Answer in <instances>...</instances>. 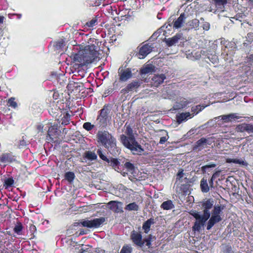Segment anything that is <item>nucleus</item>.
<instances>
[{
  "label": "nucleus",
  "instance_id": "nucleus-1",
  "mask_svg": "<svg viewBox=\"0 0 253 253\" xmlns=\"http://www.w3.org/2000/svg\"><path fill=\"white\" fill-rule=\"evenodd\" d=\"M98 50L99 46L97 45H87L83 49L74 55V61L77 62L79 67H82L86 64L99 60L101 57H99Z\"/></svg>",
  "mask_w": 253,
  "mask_h": 253
},
{
  "label": "nucleus",
  "instance_id": "nucleus-2",
  "mask_svg": "<svg viewBox=\"0 0 253 253\" xmlns=\"http://www.w3.org/2000/svg\"><path fill=\"white\" fill-rule=\"evenodd\" d=\"M125 134L120 135V141L127 148L129 149L134 155H140L144 149L136 141L134 136L133 131L129 125L126 123L125 125Z\"/></svg>",
  "mask_w": 253,
  "mask_h": 253
},
{
  "label": "nucleus",
  "instance_id": "nucleus-3",
  "mask_svg": "<svg viewBox=\"0 0 253 253\" xmlns=\"http://www.w3.org/2000/svg\"><path fill=\"white\" fill-rule=\"evenodd\" d=\"M98 143L104 146L112 155L115 156L120 154L121 149L117 146L116 138L107 130H99L96 134Z\"/></svg>",
  "mask_w": 253,
  "mask_h": 253
},
{
  "label": "nucleus",
  "instance_id": "nucleus-4",
  "mask_svg": "<svg viewBox=\"0 0 253 253\" xmlns=\"http://www.w3.org/2000/svg\"><path fill=\"white\" fill-rule=\"evenodd\" d=\"M110 110L109 104H105L98 112L96 122L99 128H104L107 126Z\"/></svg>",
  "mask_w": 253,
  "mask_h": 253
},
{
  "label": "nucleus",
  "instance_id": "nucleus-5",
  "mask_svg": "<svg viewBox=\"0 0 253 253\" xmlns=\"http://www.w3.org/2000/svg\"><path fill=\"white\" fill-rule=\"evenodd\" d=\"M190 214L192 215L196 219L195 222L192 227V230L194 232H199L205 225L206 221L209 219L210 216L204 214L200 215L199 213L195 211L190 212Z\"/></svg>",
  "mask_w": 253,
  "mask_h": 253
},
{
  "label": "nucleus",
  "instance_id": "nucleus-6",
  "mask_svg": "<svg viewBox=\"0 0 253 253\" xmlns=\"http://www.w3.org/2000/svg\"><path fill=\"white\" fill-rule=\"evenodd\" d=\"M97 154L98 155L99 158L103 161L107 163L109 166L112 167L114 169L119 168V166L120 165V162L118 159L113 157L108 158L103 153V151L101 149H98L97 150Z\"/></svg>",
  "mask_w": 253,
  "mask_h": 253
},
{
  "label": "nucleus",
  "instance_id": "nucleus-7",
  "mask_svg": "<svg viewBox=\"0 0 253 253\" xmlns=\"http://www.w3.org/2000/svg\"><path fill=\"white\" fill-rule=\"evenodd\" d=\"M105 221V218L101 217L98 218H94L90 220H83L80 222V224L83 227H86L89 228H98L100 227Z\"/></svg>",
  "mask_w": 253,
  "mask_h": 253
},
{
  "label": "nucleus",
  "instance_id": "nucleus-8",
  "mask_svg": "<svg viewBox=\"0 0 253 253\" xmlns=\"http://www.w3.org/2000/svg\"><path fill=\"white\" fill-rule=\"evenodd\" d=\"M186 18L185 14L184 13H181L180 16L178 17V18L175 21H173L171 22L169 20L168 22V24L167 25L166 24L163 25L160 30H164L165 28H168V26L171 27L172 25H173V28L175 29H179L180 28L184 22V20Z\"/></svg>",
  "mask_w": 253,
  "mask_h": 253
},
{
  "label": "nucleus",
  "instance_id": "nucleus-9",
  "mask_svg": "<svg viewBox=\"0 0 253 253\" xmlns=\"http://www.w3.org/2000/svg\"><path fill=\"white\" fill-rule=\"evenodd\" d=\"M153 48V47L149 43L141 44L137 47L138 52L136 55L139 59H144L152 51Z\"/></svg>",
  "mask_w": 253,
  "mask_h": 253
},
{
  "label": "nucleus",
  "instance_id": "nucleus-10",
  "mask_svg": "<svg viewBox=\"0 0 253 253\" xmlns=\"http://www.w3.org/2000/svg\"><path fill=\"white\" fill-rule=\"evenodd\" d=\"M186 41V38L183 37L182 33H178L171 38L166 39L165 42L168 46H171L176 43H178V42H180V44L182 43L183 44V43Z\"/></svg>",
  "mask_w": 253,
  "mask_h": 253
},
{
  "label": "nucleus",
  "instance_id": "nucleus-11",
  "mask_svg": "<svg viewBox=\"0 0 253 253\" xmlns=\"http://www.w3.org/2000/svg\"><path fill=\"white\" fill-rule=\"evenodd\" d=\"M142 84V81L135 80L132 81L127 85L121 90V93L124 94H127L131 91H137V89L141 86Z\"/></svg>",
  "mask_w": 253,
  "mask_h": 253
},
{
  "label": "nucleus",
  "instance_id": "nucleus-12",
  "mask_svg": "<svg viewBox=\"0 0 253 253\" xmlns=\"http://www.w3.org/2000/svg\"><path fill=\"white\" fill-rule=\"evenodd\" d=\"M0 162L7 164L13 163H17L18 161L17 157L13 155L12 152L3 153L0 155Z\"/></svg>",
  "mask_w": 253,
  "mask_h": 253
},
{
  "label": "nucleus",
  "instance_id": "nucleus-13",
  "mask_svg": "<svg viewBox=\"0 0 253 253\" xmlns=\"http://www.w3.org/2000/svg\"><path fill=\"white\" fill-rule=\"evenodd\" d=\"M118 75L121 82H126L132 76V70L130 68L123 69L120 68L118 70Z\"/></svg>",
  "mask_w": 253,
  "mask_h": 253
},
{
  "label": "nucleus",
  "instance_id": "nucleus-14",
  "mask_svg": "<svg viewBox=\"0 0 253 253\" xmlns=\"http://www.w3.org/2000/svg\"><path fill=\"white\" fill-rule=\"evenodd\" d=\"M130 237L134 244L140 247H143L142 236L141 232H138L133 230L130 233Z\"/></svg>",
  "mask_w": 253,
  "mask_h": 253
},
{
  "label": "nucleus",
  "instance_id": "nucleus-15",
  "mask_svg": "<svg viewBox=\"0 0 253 253\" xmlns=\"http://www.w3.org/2000/svg\"><path fill=\"white\" fill-rule=\"evenodd\" d=\"M109 208L115 213H119L123 211L122 210L123 203L117 201H111L107 204Z\"/></svg>",
  "mask_w": 253,
  "mask_h": 253
},
{
  "label": "nucleus",
  "instance_id": "nucleus-16",
  "mask_svg": "<svg viewBox=\"0 0 253 253\" xmlns=\"http://www.w3.org/2000/svg\"><path fill=\"white\" fill-rule=\"evenodd\" d=\"M166 79V76L164 74L154 75L151 79V84L152 86L158 87Z\"/></svg>",
  "mask_w": 253,
  "mask_h": 253
},
{
  "label": "nucleus",
  "instance_id": "nucleus-17",
  "mask_svg": "<svg viewBox=\"0 0 253 253\" xmlns=\"http://www.w3.org/2000/svg\"><path fill=\"white\" fill-rule=\"evenodd\" d=\"M213 205V202L211 201V199H208L205 201H204L202 203L201 206L202 208L203 209V213L208 216H210V210L212 208Z\"/></svg>",
  "mask_w": 253,
  "mask_h": 253
},
{
  "label": "nucleus",
  "instance_id": "nucleus-18",
  "mask_svg": "<svg viewBox=\"0 0 253 253\" xmlns=\"http://www.w3.org/2000/svg\"><path fill=\"white\" fill-rule=\"evenodd\" d=\"M47 134L52 140L58 138L59 132L57 126L53 125L50 126L48 128Z\"/></svg>",
  "mask_w": 253,
  "mask_h": 253
},
{
  "label": "nucleus",
  "instance_id": "nucleus-19",
  "mask_svg": "<svg viewBox=\"0 0 253 253\" xmlns=\"http://www.w3.org/2000/svg\"><path fill=\"white\" fill-rule=\"evenodd\" d=\"M83 159L85 162L86 161H93L97 159V156L93 151H86L83 155Z\"/></svg>",
  "mask_w": 253,
  "mask_h": 253
},
{
  "label": "nucleus",
  "instance_id": "nucleus-20",
  "mask_svg": "<svg viewBox=\"0 0 253 253\" xmlns=\"http://www.w3.org/2000/svg\"><path fill=\"white\" fill-rule=\"evenodd\" d=\"M209 220L207 223V229L208 230H210L215 224L221 221L222 220L221 217H218L217 216L212 215L210 217Z\"/></svg>",
  "mask_w": 253,
  "mask_h": 253
},
{
  "label": "nucleus",
  "instance_id": "nucleus-21",
  "mask_svg": "<svg viewBox=\"0 0 253 253\" xmlns=\"http://www.w3.org/2000/svg\"><path fill=\"white\" fill-rule=\"evenodd\" d=\"M194 115L191 114L189 112H185L180 113L179 115H176L177 122L180 124L183 121L188 120L189 119L192 118Z\"/></svg>",
  "mask_w": 253,
  "mask_h": 253
},
{
  "label": "nucleus",
  "instance_id": "nucleus-22",
  "mask_svg": "<svg viewBox=\"0 0 253 253\" xmlns=\"http://www.w3.org/2000/svg\"><path fill=\"white\" fill-rule=\"evenodd\" d=\"M206 147L205 138L202 137L198 140L195 144L193 146V150L194 151H201Z\"/></svg>",
  "mask_w": 253,
  "mask_h": 253
},
{
  "label": "nucleus",
  "instance_id": "nucleus-23",
  "mask_svg": "<svg viewBox=\"0 0 253 253\" xmlns=\"http://www.w3.org/2000/svg\"><path fill=\"white\" fill-rule=\"evenodd\" d=\"M154 219L150 218L143 223L142 229L144 230L145 233L147 234L149 232L151 225L154 224Z\"/></svg>",
  "mask_w": 253,
  "mask_h": 253
},
{
  "label": "nucleus",
  "instance_id": "nucleus-24",
  "mask_svg": "<svg viewBox=\"0 0 253 253\" xmlns=\"http://www.w3.org/2000/svg\"><path fill=\"white\" fill-rule=\"evenodd\" d=\"M186 25L188 30L195 29H197L199 26V20L197 19H194L188 21Z\"/></svg>",
  "mask_w": 253,
  "mask_h": 253
},
{
  "label": "nucleus",
  "instance_id": "nucleus-25",
  "mask_svg": "<svg viewBox=\"0 0 253 253\" xmlns=\"http://www.w3.org/2000/svg\"><path fill=\"white\" fill-rule=\"evenodd\" d=\"M220 117H221V119L222 120L224 123H228L233 120L239 119V117L236 116L235 114L221 115Z\"/></svg>",
  "mask_w": 253,
  "mask_h": 253
},
{
  "label": "nucleus",
  "instance_id": "nucleus-26",
  "mask_svg": "<svg viewBox=\"0 0 253 253\" xmlns=\"http://www.w3.org/2000/svg\"><path fill=\"white\" fill-rule=\"evenodd\" d=\"M155 71V67L151 64H148L141 68L140 71L141 75L152 73Z\"/></svg>",
  "mask_w": 253,
  "mask_h": 253
},
{
  "label": "nucleus",
  "instance_id": "nucleus-27",
  "mask_svg": "<svg viewBox=\"0 0 253 253\" xmlns=\"http://www.w3.org/2000/svg\"><path fill=\"white\" fill-rule=\"evenodd\" d=\"M160 207L161 209L164 210H169L174 208V205L171 200H167L164 202Z\"/></svg>",
  "mask_w": 253,
  "mask_h": 253
},
{
  "label": "nucleus",
  "instance_id": "nucleus-28",
  "mask_svg": "<svg viewBox=\"0 0 253 253\" xmlns=\"http://www.w3.org/2000/svg\"><path fill=\"white\" fill-rule=\"evenodd\" d=\"M223 208L221 205H216L213 207V210L211 211V215L213 216H217L218 217H221L220 213L222 212Z\"/></svg>",
  "mask_w": 253,
  "mask_h": 253
},
{
  "label": "nucleus",
  "instance_id": "nucleus-29",
  "mask_svg": "<svg viewBox=\"0 0 253 253\" xmlns=\"http://www.w3.org/2000/svg\"><path fill=\"white\" fill-rule=\"evenodd\" d=\"M200 187L201 191L204 193H207L210 190V186H209L207 180L203 178L200 182Z\"/></svg>",
  "mask_w": 253,
  "mask_h": 253
},
{
  "label": "nucleus",
  "instance_id": "nucleus-30",
  "mask_svg": "<svg viewBox=\"0 0 253 253\" xmlns=\"http://www.w3.org/2000/svg\"><path fill=\"white\" fill-rule=\"evenodd\" d=\"M64 177L70 183L73 182L76 176L74 172L72 171L66 172L64 174Z\"/></svg>",
  "mask_w": 253,
  "mask_h": 253
},
{
  "label": "nucleus",
  "instance_id": "nucleus-31",
  "mask_svg": "<svg viewBox=\"0 0 253 253\" xmlns=\"http://www.w3.org/2000/svg\"><path fill=\"white\" fill-rule=\"evenodd\" d=\"M125 210L128 211H137L139 210V206L136 203H131L125 207Z\"/></svg>",
  "mask_w": 253,
  "mask_h": 253
},
{
  "label": "nucleus",
  "instance_id": "nucleus-32",
  "mask_svg": "<svg viewBox=\"0 0 253 253\" xmlns=\"http://www.w3.org/2000/svg\"><path fill=\"white\" fill-rule=\"evenodd\" d=\"M24 228V227L22 224L20 222H17V224L15 226L13 229L14 232L16 233L17 235H22V230Z\"/></svg>",
  "mask_w": 253,
  "mask_h": 253
},
{
  "label": "nucleus",
  "instance_id": "nucleus-33",
  "mask_svg": "<svg viewBox=\"0 0 253 253\" xmlns=\"http://www.w3.org/2000/svg\"><path fill=\"white\" fill-rule=\"evenodd\" d=\"M98 24V17L95 16L93 17L91 20L88 21L85 24V26L91 28L96 26Z\"/></svg>",
  "mask_w": 253,
  "mask_h": 253
},
{
  "label": "nucleus",
  "instance_id": "nucleus-34",
  "mask_svg": "<svg viewBox=\"0 0 253 253\" xmlns=\"http://www.w3.org/2000/svg\"><path fill=\"white\" fill-rule=\"evenodd\" d=\"M15 244L13 245L10 243H8L6 245V250L8 253H14L16 252L17 248Z\"/></svg>",
  "mask_w": 253,
  "mask_h": 253
},
{
  "label": "nucleus",
  "instance_id": "nucleus-35",
  "mask_svg": "<svg viewBox=\"0 0 253 253\" xmlns=\"http://www.w3.org/2000/svg\"><path fill=\"white\" fill-rule=\"evenodd\" d=\"M226 162L229 163H233L236 164H240L242 165H246L247 162L242 159H227Z\"/></svg>",
  "mask_w": 253,
  "mask_h": 253
},
{
  "label": "nucleus",
  "instance_id": "nucleus-36",
  "mask_svg": "<svg viewBox=\"0 0 253 253\" xmlns=\"http://www.w3.org/2000/svg\"><path fill=\"white\" fill-rule=\"evenodd\" d=\"M14 180L12 177H9L4 181L3 186L5 189L11 187L14 184Z\"/></svg>",
  "mask_w": 253,
  "mask_h": 253
},
{
  "label": "nucleus",
  "instance_id": "nucleus-37",
  "mask_svg": "<svg viewBox=\"0 0 253 253\" xmlns=\"http://www.w3.org/2000/svg\"><path fill=\"white\" fill-rule=\"evenodd\" d=\"M70 115L66 112L63 114V117L61 119V124L66 126L69 124Z\"/></svg>",
  "mask_w": 253,
  "mask_h": 253
},
{
  "label": "nucleus",
  "instance_id": "nucleus-38",
  "mask_svg": "<svg viewBox=\"0 0 253 253\" xmlns=\"http://www.w3.org/2000/svg\"><path fill=\"white\" fill-rule=\"evenodd\" d=\"M7 105L12 108L15 109L17 107V103L15 101V98L14 97H10L7 100Z\"/></svg>",
  "mask_w": 253,
  "mask_h": 253
},
{
  "label": "nucleus",
  "instance_id": "nucleus-39",
  "mask_svg": "<svg viewBox=\"0 0 253 253\" xmlns=\"http://www.w3.org/2000/svg\"><path fill=\"white\" fill-rule=\"evenodd\" d=\"M241 131H247L249 133L253 132V125L245 124L241 126Z\"/></svg>",
  "mask_w": 253,
  "mask_h": 253
},
{
  "label": "nucleus",
  "instance_id": "nucleus-40",
  "mask_svg": "<svg viewBox=\"0 0 253 253\" xmlns=\"http://www.w3.org/2000/svg\"><path fill=\"white\" fill-rule=\"evenodd\" d=\"M221 44H223L225 48H232L233 46L235 45L234 42H229L225 40L221 41Z\"/></svg>",
  "mask_w": 253,
  "mask_h": 253
},
{
  "label": "nucleus",
  "instance_id": "nucleus-41",
  "mask_svg": "<svg viewBox=\"0 0 253 253\" xmlns=\"http://www.w3.org/2000/svg\"><path fill=\"white\" fill-rule=\"evenodd\" d=\"M216 6L220 8L227 3V0H213Z\"/></svg>",
  "mask_w": 253,
  "mask_h": 253
},
{
  "label": "nucleus",
  "instance_id": "nucleus-42",
  "mask_svg": "<svg viewBox=\"0 0 253 253\" xmlns=\"http://www.w3.org/2000/svg\"><path fill=\"white\" fill-rule=\"evenodd\" d=\"M27 145L26 141L24 139V136L22 137V139L20 140L18 142L17 147L19 149H23L25 148Z\"/></svg>",
  "mask_w": 253,
  "mask_h": 253
},
{
  "label": "nucleus",
  "instance_id": "nucleus-43",
  "mask_svg": "<svg viewBox=\"0 0 253 253\" xmlns=\"http://www.w3.org/2000/svg\"><path fill=\"white\" fill-rule=\"evenodd\" d=\"M132 248L128 245L124 246L120 253H131Z\"/></svg>",
  "mask_w": 253,
  "mask_h": 253
},
{
  "label": "nucleus",
  "instance_id": "nucleus-44",
  "mask_svg": "<svg viewBox=\"0 0 253 253\" xmlns=\"http://www.w3.org/2000/svg\"><path fill=\"white\" fill-rule=\"evenodd\" d=\"M152 239V236L150 234L148 236L147 238L142 240L143 246H144V244L146 243V245L148 247H149L151 244Z\"/></svg>",
  "mask_w": 253,
  "mask_h": 253
},
{
  "label": "nucleus",
  "instance_id": "nucleus-45",
  "mask_svg": "<svg viewBox=\"0 0 253 253\" xmlns=\"http://www.w3.org/2000/svg\"><path fill=\"white\" fill-rule=\"evenodd\" d=\"M94 127V125L89 122H85L83 125V128L87 131H90Z\"/></svg>",
  "mask_w": 253,
  "mask_h": 253
},
{
  "label": "nucleus",
  "instance_id": "nucleus-46",
  "mask_svg": "<svg viewBox=\"0 0 253 253\" xmlns=\"http://www.w3.org/2000/svg\"><path fill=\"white\" fill-rule=\"evenodd\" d=\"M124 166L125 168L127 169L128 171H133L134 169V165L130 162H126L124 164Z\"/></svg>",
  "mask_w": 253,
  "mask_h": 253
},
{
  "label": "nucleus",
  "instance_id": "nucleus-47",
  "mask_svg": "<svg viewBox=\"0 0 253 253\" xmlns=\"http://www.w3.org/2000/svg\"><path fill=\"white\" fill-rule=\"evenodd\" d=\"M64 45V41L62 40L61 41H57L55 42L54 46L56 48V49L58 50L63 47Z\"/></svg>",
  "mask_w": 253,
  "mask_h": 253
},
{
  "label": "nucleus",
  "instance_id": "nucleus-48",
  "mask_svg": "<svg viewBox=\"0 0 253 253\" xmlns=\"http://www.w3.org/2000/svg\"><path fill=\"white\" fill-rule=\"evenodd\" d=\"M216 167V165L215 164H211L209 165H207L205 166H204L202 167L201 168V170L203 171V173L205 172L206 171V169L209 168H213Z\"/></svg>",
  "mask_w": 253,
  "mask_h": 253
},
{
  "label": "nucleus",
  "instance_id": "nucleus-49",
  "mask_svg": "<svg viewBox=\"0 0 253 253\" xmlns=\"http://www.w3.org/2000/svg\"><path fill=\"white\" fill-rule=\"evenodd\" d=\"M206 146L207 145H211L215 141V138L213 137H211L207 138H205Z\"/></svg>",
  "mask_w": 253,
  "mask_h": 253
},
{
  "label": "nucleus",
  "instance_id": "nucleus-50",
  "mask_svg": "<svg viewBox=\"0 0 253 253\" xmlns=\"http://www.w3.org/2000/svg\"><path fill=\"white\" fill-rule=\"evenodd\" d=\"M189 186L188 184H181L180 189L182 190V192L184 194H187L189 190Z\"/></svg>",
  "mask_w": 253,
  "mask_h": 253
},
{
  "label": "nucleus",
  "instance_id": "nucleus-51",
  "mask_svg": "<svg viewBox=\"0 0 253 253\" xmlns=\"http://www.w3.org/2000/svg\"><path fill=\"white\" fill-rule=\"evenodd\" d=\"M202 110L200 105H197L196 107H193L191 108V111L194 113V114H197L199 113V112L201 111Z\"/></svg>",
  "mask_w": 253,
  "mask_h": 253
},
{
  "label": "nucleus",
  "instance_id": "nucleus-52",
  "mask_svg": "<svg viewBox=\"0 0 253 253\" xmlns=\"http://www.w3.org/2000/svg\"><path fill=\"white\" fill-rule=\"evenodd\" d=\"M243 13H237L234 17V19H235L236 20H239L241 21L242 19L243 18Z\"/></svg>",
  "mask_w": 253,
  "mask_h": 253
},
{
  "label": "nucleus",
  "instance_id": "nucleus-53",
  "mask_svg": "<svg viewBox=\"0 0 253 253\" xmlns=\"http://www.w3.org/2000/svg\"><path fill=\"white\" fill-rule=\"evenodd\" d=\"M202 27L204 30L208 31L210 28V24L208 22H205L202 26Z\"/></svg>",
  "mask_w": 253,
  "mask_h": 253
},
{
  "label": "nucleus",
  "instance_id": "nucleus-54",
  "mask_svg": "<svg viewBox=\"0 0 253 253\" xmlns=\"http://www.w3.org/2000/svg\"><path fill=\"white\" fill-rule=\"evenodd\" d=\"M215 176L214 174H213L211 177L209 179V182L210 184V187L212 188L213 187V181L214 180Z\"/></svg>",
  "mask_w": 253,
  "mask_h": 253
},
{
  "label": "nucleus",
  "instance_id": "nucleus-55",
  "mask_svg": "<svg viewBox=\"0 0 253 253\" xmlns=\"http://www.w3.org/2000/svg\"><path fill=\"white\" fill-rule=\"evenodd\" d=\"M167 139H168L167 138V137L166 136L161 137L160 138L159 143L161 144H164L167 141Z\"/></svg>",
  "mask_w": 253,
  "mask_h": 253
},
{
  "label": "nucleus",
  "instance_id": "nucleus-56",
  "mask_svg": "<svg viewBox=\"0 0 253 253\" xmlns=\"http://www.w3.org/2000/svg\"><path fill=\"white\" fill-rule=\"evenodd\" d=\"M29 230L33 234H34V233L36 231V227L34 225L31 224L29 227Z\"/></svg>",
  "mask_w": 253,
  "mask_h": 253
},
{
  "label": "nucleus",
  "instance_id": "nucleus-57",
  "mask_svg": "<svg viewBox=\"0 0 253 253\" xmlns=\"http://www.w3.org/2000/svg\"><path fill=\"white\" fill-rule=\"evenodd\" d=\"M4 19H5V17L3 16L0 15V26L1 24H3Z\"/></svg>",
  "mask_w": 253,
  "mask_h": 253
},
{
  "label": "nucleus",
  "instance_id": "nucleus-58",
  "mask_svg": "<svg viewBox=\"0 0 253 253\" xmlns=\"http://www.w3.org/2000/svg\"><path fill=\"white\" fill-rule=\"evenodd\" d=\"M183 173L182 172V171L178 172L177 174V176H179L180 178L182 177L183 176Z\"/></svg>",
  "mask_w": 253,
  "mask_h": 253
},
{
  "label": "nucleus",
  "instance_id": "nucleus-59",
  "mask_svg": "<svg viewBox=\"0 0 253 253\" xmlns=\"http://www.w3.org/2000/svg\"><path fill=\"white\" fill-rule=\"evenodd\" d=\"M248 38H253V33H249L247 34Z\"/></svg>",
  "mask_w": 253,
  "mask_h": 253
},
{
  "label": "nucleus",
  "instance_id": "nucleus-60",
  "mask_svg": "<svg viewBox=\"0 0 253 253\" xmlns=\"http://www.w3.org/2000/svg\"><path fill=\"white\" fill-rule=\"evenodd\" d=\"M15 15L17 16V18L18 19H20L22 17V14H16Z\"/></svg>",
  "mask_w": 253,
  "mask_h": 253
},
{
  "label": "nucleus",
  "instance_id": "nucleus-61",
  "mask_svg": "<svg viewBox=\"0 0 253 253\" xmlns=\"http://www.w3.org/2000/svg\"><path fill=\"white\" fill-rule=\"evenodd\" d=\"M6 234L10 236L11 235L10 231H6Z\"/></svg>",
  "mask_w": 253,
  "mask_h": 253
},
{
  "label": "nucleus",
  "instance_id": "nucleus-62",
  "mask_svg": "<svg viewBox=\"0 0 253 253\" xmlns=\"http://www.w3.org/2000/svg\"><path fill=\"white\" fill-rule=\"evenodd\" d=\"M84 251L83 250V249H81L80 250V253H83Z\"/></svg>",
  "mask_w": 253,
  "mask_h": 253
},
{
  "label": "nucleus",
  "instance_id": "nucleus-63",
  "mask_svg": "<svg viewBox=\"0 0 253 253\" xmlns=\"http://www.w3.org/2000/svg\"><path fill=\"white\" fill-rule=\"evenodd\" d=\"M84 234V232H83V233H82V232H81V233H80V234H81V235H83V234Z\"/></svg>",
  "mask_w": 253,
  "mask_h": 253
},
{
  "label": "nucleus",
  "instance_id": "nucleus-64",
  "mask_svg": "<svg viewBox=\"0 0 253 253\" xmlns=\"http://www.w3.org/2000/svg\"><path fill=\"white\" fill-rule=\"evenodd\" d=\"M201 20H204V18H201Z\"/></svg>",
  "mask_w": 253,
  "mask_h": 253
}]
</instances>
